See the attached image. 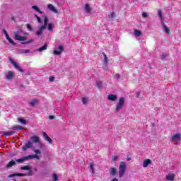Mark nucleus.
Instances as JSON below:
<instances>
[{
    "label": "nucleus",
    "mask_w": 181,
    "mask_h": 181,
    "mask_svg": "<svg viewBox=\"0 0 181 181\" xmlns=\"http://www.w3.org/2000/svg\"><path fill=\"white\" fill-rule=\"evenodd\" d=\"M124 105H125V98L122 97L119 99V102L116 106L115 111H119L124 108Z\"/></svg>",
    "instance_id": "nucleus-3"
},
{
    "label": "nucleus",
    "mask_w": 181,
    "mask_h": 181,
    "mask_svg": "<svg viewBox=\"0 0 181 181\" xmlns=\"http://www.w3.org/2000/svg\"><path fill=\"white\" fill-rule=\"evenodd\" d=\"M47 8H48V9H49V11H52V12H54V13H57V10L54 7V6H53V4H49L47 5Z\"/></svg>",
    "instance_id": "nucleus-13"
},
{
    "label": "nucleus",
    "mask_w": 181,
    "mask_h": 181,
    "mask_svg": "<svg viewBox=\"0 0 181 181\" xmlns=\"http://www.w3.org/2000/svg\"><path fill=\"white\" fill-rule=\"evenodd\" d=\"M43 50H47V43H45L42 47L38 49L39 52H43Z\"/></svg>",
    "instance_id": "nucleus-25"
},
{
    "label": "nucleus",
    "mask_w": 181,
    "mask_h": 181,
    "mask_svg": "<svg viewBox=\"0 0 181 181\" xmlns=\"http://www.w3.org/2000/svg\"><path fill=\"white\" fill-rule=\"evenodd\" d=\"M112 181H118L117 178H114Z\"/></svg>",
    "instance_id": "nucleus-52"
},
{
    "label": "nucleus",
    "mask_w": 181,
    "mask_h": 181,
    "mask_svg": "<svg viewBox=\"0 0 181 181\" xmlns=\"http://www.w3.org/2000/svg\"><path fill=\"white\" fill-rule=\"evenodd\" d=\"M42 135L44 136V139H45V141H47L49 145H52V144H53V140H52V138L49 137V135L47 134L46 132H43Z\"/></svg>",
    "instance_id": "nucleus-6"
},
{
    "label": "nucleus",
    "mask_w": 181,
    "mask_h": 181,
    "mask_svg": "<svg viewBox=\"0 0 181 181\" xmlns=\"http://www.w3.org/2000/svg\"><path fill=\"white\" fill-rule=\"evenodd\" d=\"M64 52V48L62 45H59L58 48H57V50L53 51V54H55L56 56H59V54H62Z\"/></svg>",
    "instance_id": "nucleus-5"
},
{
    "label": "nucleus",
    "mask_w": 181,
    "mask_h": 181,
    "mask_svg": "<svg viewBox=\"0 0 181 181\" xmlns=\"http://www.w3.org/2000/svg\"><path fill=\"white\" fill-rule=\"evenodd\" d=\"M45 29L46 28H42V27L41 26L39 29V30H37L36 33H35V35L37 36H40V35H42V33H43V30H45Z\"/></svg>",
    "instance_id": "nucleus-23"
},
{
    "label": "nucleus",
    "mask_w": 181,
    "mask_h": 181,
    "mask_svg": "<svg viewBox=\"0 0 181 181\" xmlns=\"http://www.w3.org/2000/svg\"><path fill=\"white\" fill-rule=\"evenodd\" d=\"M139 94H141V93H138V95H139Z\"/></svg>",
    "instance_id": "nucleus-56"
},
{
    "label": "nucleus",
    "mask_w": 181,
    "mask_h": 181,
    "mask_svg": "<svg viewBox=\"0 0 181 181\" xmlns=\"http://www.w3.org/2000/svg\"><path fill=\"white\" fill-rule=\"evenodd\" d=\"M11 21H15V17H12Z\"/></svg>",
    "instance_id": "nucleus-53"
},
{
    "label": "nucleus",
    "mask_w": 181,
    "mask_h": 181,
    "mask_svg": "<svg viewBox=\"0 0 181 181\" xmlns=\"http://www.w3.org/2000/svg\"><path fill=\"white\" fill-rule=\"evenodd\" d=\"M85 11L86 13H91V7L90 6V4H85Z\"/></svg>",
    "instance_id": "nucleus-18"
},
{
    "label": "nucleus",
    "mask_w": 181,
    "mask_h": 181,
    "mask_svg": "<svg viewBox=\"0 0 181 181\" xmlns=\"http://www.w3.org/2000/svg\"><path fill=\"white\" fill-rule=\"evenodd\" d=\"M30 141H32V142H34V144H39V142H40V139H39V136H31Z\"/></svg>",
    "instance_id": "nucleus-10"
},
{
    "label": "nucleus",
    "mask_w": 181,
    "mask_h": 181,
    "mask_svg": "<svg viewBox=\"0 0 181 181\" xmlns=\"http://www.w3.org/2000/svg\"><path fill=\"white\" fill-rule=\"evenodd\" d=\"M88 103V98L83 97L82 98V103L86 105Z\"/></svg>",
    "instance_id": "nucleus-33"
},
{
    "label": "nucleus",
    "mask_w": 181,
    "mask_h": 181,
    "mask_svg": "<svg viewBox=\"0 0 181 181\" xmlns=\"http://www.w3.org/2000/svg\"><path fill=\"white\" fill-rule=\"evenodd\" d=\"M171 141H180V134H175L174 136L171 137Z\"/></svg>",
    "instance_id": "nucleus-14"
},
{
    "label": "nucleus",
    "mask_w": 181,
    "mask_h": 181,
    "mask_svg": "<svg viewBox=\"0 0 181 181\" xmlns=\"http://www.w3.org/2000/svg\"><path fill=\"white\" fill-rule=\"evenodd\" d=\"M47 23H49V18L45 16L44 19V25H42V29H46V28H47Z\"/></svg>",
    "instance_id": "nucleus-16"
},
{
    "label": "nucleus",
    "mask_w": 181,
    "mask_h": 181,
    "mask_svg": "<svg viewBox=\"0 0 181 181\" xmlns=\"http://www.w3.org/2000/svg\"><path fill=\"white\" fill-rule=\"evenodd\" d=\"M117 159H118V156H112V160H113L114 162H115V160H117Z\"/></svg>",
    "instance_id": "nucleus-45"
},
{
    "label": "nucleus",
    "mask_w": 181,
    "mask_h": 181,
    "mask_svg": "<svg viewBox=\"0 0 181 181\" xmlns=\"http://www.w3.org/2000/svg\"><path fill=\"white\" fill-rule=\"evenodd\" d=\"M37 104H39V100L37 99H33L30 102V107H35V105H37Z\"/></svg>",
    "instance_id": "nucleus-17"
},
{
    "label": "nucleus",
    "mask_w": 181,
    "mask_h": 181,
    "mask_svg": "<svg viewBox=\"0 0 181 181\" xmlns=\"http://www.w3.org/2000/svg\"><path fill=\"white\" fill-rule=\"evenodd\" d=\"M56 118V117L53 116V115H50L49 117V119H54Z\"/></svg>",
    "instance_id": "nucleus-49"
},
{
    "label": "nucleus",
    "mask_w": 181,
    "mask_h": 181,
    "mask_svg": "<svg viewBox=\"0 0 181 181\" xmlns=\"http://www.w3.org/2000/svg\"><path fill=\"white\" fill-rule=\"evenodd\" d=\"M16 40H19L20 42H25L26 37H22L18 34L15 35Z\"/></svg>",
    "instance_id": "nucleus-11"
},
{
    "label": "nucleus",
    "mask_w": 181,
    "mask_h": 181,
    "mask_svg": "<svg viewBox=\"0 0 181 181\" xmlns=\"http://www.w3.org/2000/svg\"><path fill=\"white\" fill-rule=\"evenodd\" d=\"M134 35L136 37H139L142 35V33L139 30H134Z\"/></svg>",
    "instance_id": "nucleus-27"
},
{
    "label": "nucleus",
    "mask_w": 181,
    "mask_h": 181,
    "mask_svg": "<svg viewBox=\"0 0 181 181\" xmlns=\"http://www.w3.org/2000/svg\"><path fill=\"white\" fill-rule=\"evenodd\" d=\"M6 78L7 80H11V78H13V72L8 71Z\"/></svg>",
    "instance_id": "nucleus-24"
},
{
    "label": "nucleus",
    "mask_w": 181,
    "mask_h": 181,
    "mask_svg": "<svg viewBox=\"0 0 181 181\" xmlns=\"http://www.w3.org/2000/svg\"><path fill=\"white\" fill-rule=\"evenodd\" d=\"M37 20L39 23H42V18H40V17L37 16Z\"/></svg>",
    "instance_id": "nucleus-47"
},
{
    "label": "nucleus",
    "mask_w": 181,
    "mask_h": 181,
    "mask_svg": "<svg viewBox=\"0 0 181 181\" xmlns=\"http://www.w3.org/2000/svg\"><path fill=\"white\" fill-rule=\"evenodd\" d=\"M14 181H16V180H15Z\"/></svg>",
    "instance_id": "nucleus-58"
},
{
    "label": "nucleus",
    "mask_w": 181,
    "mask_h": 181,
    "mask_svg": "<svg viewBox=\"0 0 181 181\" xmlns=\"http://www.w3.org/2000/svg\"><path fill=\"white\" fill-rule=\"evenodd\" d=\"M33 9H34V11H36L37 12H38V13H43V11H40V9L39 8V7H37V6H33Z\"/></svg>",
    "instance_id": "nucleus-26"
},
{
    "label": "nucleus",
    "mask_w": 181,
    "mask_h": 181,
    "mask_svg": "<svg viewBox=\"0 0 181 181\" xmlns=\"http://www.w3.org/2000/svg\"><path fill=\"white\" fill-rule=\"evenodd\" d=\"M30 52V49H21V53L23 54L29 53Z\"/></svg>",
    "instance_id": "nucleus-42"
},
{
    "label": "nucleus",
    "mask_w": 181,
    "mask_h": 181,
    "mask_svg": "<svg viewBox=\"0 0 181 181\" xmlns=\"http://www.w3.org/2000/svg\"><path fill=\"white\" fill-rule=\"evenodd\" d=\"M97 86H98V88H101V87H103V83L97 82Z\"/></svg>",
    "instance_id": "nucleus-44"
},
{
    "label": "nucleus",
    "mask_w": 181,
    "mask_h": 181,
    "mask_svg": "<svg viewBox=\"0 0 181 181\" xmlns=\"http://www.w3.org/2000/svg\"><path fill=\"white\" fill-rule=\"evenodd\" d=\"M49 83H53L54 81V76H49Z\"/></svg>",
    "instance_id": "nucleus-43"
},
{
    "label": "nucleus",
    "mask_w": 181,
    "mask_h": 181,
    "mask_svg": "<svg viewBox=\"0 0 181 181\" xmlns=\"http://www.w3.org/2000/svg\"><path fill=\"white\" fill-rule=\"evenodd\" d=\"M111 18H115V12H112Z\"/></svg>",
    "instance_id": "nucleus-51"
},
{
    "label": "nucleus",
    "mask_w": 181,
    "mask_h": 181,
    "mask_svg": "<svg viewBox=\"0 0 181 181\" xmlns=\"http://www.w3.org/2000/svg\"><path fill=\"white\" fill-rule=\"evenodd\" d=\"M15 165H16V163L15 162V160H11L6 165V168H12V166H15Z\"/></svg>",
    "instance_id": "nucleus-22"
},
{
    "label": "nucleus",
    "mask_w": 181,
    "mask_h": 181,
    "mask_svg": "<svg viewBox=\"0 0 181 181\" xmlns=\"http://www.w3.org/2000/svg\"><path fill=\"white\" fill-rule=\"evenodd\" d=\"M59 180V176L57 175V174L54 173L52 175V181H57Z\"/></svg>",
    "instance_id": "nucleus-31"
},
{
    "label": "nucleus",
    "mask_w": 181,
    "mask_h": 181,
    "mask_svg": "<svg viewBox=\"0 0 181 181\" xmlns=\"http://www.w3.org/2000/svg\"><path fill=\"white\" fill-rule=\"evenodd\" d=\"M103 56H104V57H105V63L106 64H108L109 61H108V58L107 57V55L103 53Z\"/></svg>",
    "instance_id": "nucleus-39"
},
{
    "label": "nucleus",
    "mask_w": 181,
    "mask_h": 181,
    "mask_svg": "<svg viewBox=\"0 0 181 181\" xmlns=\"http://www.w3.org/2000/svg\"><path fill=\"white\" fill-rule=\"evenodd\" d=\"M6 38L8 40V41L9 42V43H11V45H16V43H15V42L13 41V40L11 38V37H9V35H7V36L6 37Z\"/></svg>",
    "instance_id": "nucleus-30"
},
{
    "label": "nucleus",
    "mask_w": 181,
    "mask_h": 181,
    "mask_svg": "<svg viewBox=\"0 0 181 181\" xmlns=\"http://www.w3.org/2000/svg\"><path fill=\"white\" fill-rule=\"evenodd\" d=\"M11 129H13L14 131H16V129L21 131V129H23V128L22 127V126H13Z\"/></svg>",
    "instance_id": "nucleus-28"
},
{
    "label": "nucleus",
    "mask_w": 181,
    "mask_h": 181,
    "mask_svg": "<svg viewBox=\"0 0 181 181\" xmlns=\"http://www.w3.org/2000/svg\"><path fill=\"white\" fill-rule=\"evenodd\" d=\"M14 134H15L14 131L3 132V135H4L5 136H11V135H13Z\"/></svg>",
    "instance_id": "nucleus-20"
},
{
    "label": "nucleus",
    "mask_w": 181,
    "mask_h": 181,
    "mask_svg": "<svg viewBox=\"0 0 181 181\" xmlns=\"http://www.w3.org/2000/svg\"><path fill=\"white\" fill-rule=\"evenodd\" d=\"M167 180L173 181L175 180V175L174 174H168L166 176Z\"/></svg>",
    "instance_id": "nucleus-19"
},
{
    "label": "nucleus",
    "mask_w": 181,
    "mask_h": 181,
    "mask_svg": "<svg viewBox=\"0 0 181 181\" xmlns=\"http://www.w3.org/2000/svg\"><path fill=\"white\" fill-rule=\"evenodd\" d=\"M125 172H127V163L121 161L119 165V177H124Z\"/></svg>",
    "instance_id": "nucleus-2"
},
{
    "label": "nucleus",
    "mask_w": 181,
    "mask_h": 181,
    "mask_svg": "<svg viewBox=\"0 0 181 181\" xmlns=\"http://www.w3.org/2000/svg\"><path fill=\"white\" fill-rule=\"evenodd\" d=\"M16 176H20V177H23V176H28V174L25 173H14V174H11L9 175L8 176V177L11 178V177H15Z\"/></svg>",
    "instance_id": "nucleus-12"
},
{
    "label": "nucleus",
    "mask_w": 181,
    "mask_h": 181,
    "mask_svg": "<svg viewBox=\"0 0 181 181\" xmlns=\"http://www.w3.org/2000/svg\"><path fill=\"white\" fill-rule=\"evenodd\" d=\"M53 28H54V23H51L47 25L48 30H53Z\"/></svg>",
    "instance_id": "nucleus-29"
},
{
    "label": "nucleus",
    "mask_w": 181,
    "mask_h": 181,
    "mask_svg": "<svg viewBox=\"0 0 181 181\" xmlns=\"http://www.w3.org/2000/svg\"><path fill=\"white\" fill-rule=\"evenodd\" d=\"M142 16H143L144 18H148V13H146V12H144V13H142Z\"/></svg>",
    "instance_id": "nucleus-48"
},
{
    "label": "nucleus",
    "mask_w": 181,
    "mask_h": 181,
    "mask_svg": "<svg viewBox=\"0 0 181 181\" xmlns=\"http://www.w3.org/2000/svg\"><path fill=\"white\" fill-rule=\"evenodd\" d=\"M18 121L19 122H21V124H23L24 125H26V120H25V119L19 117Z\"/></svg>",
    "instance_id": "nucleus-34"
},
{
    "label": "nucleus",
    "mask_w": 181,
    "mask_h": 181,
    "mask_svg": "<svg viewBox=\"0 0 181 181\" xmlns=\"http://www.w3.org/2000/svg\"><path fill=\"white\" fill-rule=\"evenodd\" d=\"M34 152L35 153V155H40V153H42V152L39 149L34 150Z\"/></svg>",
    "instance_id": "nucleus-41"
},
{
    "label": "nucleus",
    "mask_w": 181,
    "mask_h": 181,
    "mask_svg": "<svg viewBox=\"0 0 181 181\" xmlns=\"http://www.w3.org/2000/svg\"><path fill=\"white\" fill-rule=\"evenodd\" d=\"M21 170H30V166L25 165L21 168Z\"/></svg>",
    "instance_id": "nucleus-32"
},
{
    "label": "nucleus",
    "mask_w": 181,
    "mask_h": 181,
    "mask_svg": "<svg viewBox=\"0 0 181 181\" xmlns=\"http://www.w3.org/2000/svg\"><path fill=\"white\" fill-rule=\"evenodd\" d=\"M158 18H160V19L162 21V19H163V16H162V11L161 10H158Z\"/></svg>",
    "instance_id": "nucleus-35"
},
{
    "label": "nucleus",
    "mask_w": 181,
    "mask_h": 181,
    "mask_svg": "<svg viewBox=\"0 0 181 181\" xmlns=\"http://www.w3.org/2000/svg\"><path fill=\"white\" fill-rule=\"evenodd\" d=\"M90 168L92 170V173H93V174L95 173V172L94 171V164H93V163H90Z\"/></svg>",
    "instance_id": "nucleus-36"
},
{
    "label": "nucleus",
    "mask_w": 181,
    "mask_h": 181,
    "mask_svg": "<svg viewBox=\"0 0 181 181\" xmlns=\"http://www.w3.org/2000/svg\"><path fill=\"white\" fill-rule=\"evenodd\" d=\"M33 146V144H32V141H28L27 143H25V145L23 146L22 149L23 151H26V149H29Z\"/></svg>",
    "instance_id": "nucleus-8"
},
{
    "label": "nucleus",
    "mask_w": 181,
    "mask_h": 181,
    "mask_svg": "<svg viewBox=\"0 0 181 181\" xmlns=\"http://www.w3.org/2000/svg\"><path fill=\"white\" fill-rule=\"evenodd\" d=\"M35 18H37L38 16L35 14Z\"/></svg>",
    "instance_id": "nucleus-55"
},
{
    "label": "nucleus",
    "mask_w": 181,
    "mask_h": 181,
    "mask_svg": "<svg viewBox=\"0 0 181 181\" xmlns=\"http://www.w3.org/2000/svg\"><path fill=\"white\" fill-rule=\"evenodd\" d=\"M115 77L117 80H119V74H116Z\"/></svg>",
    "instance_id": "nucleus-50"
},
{
    "label": "nucleus",
    "mask_w": 181,
    "mask_h": 181,
    "mask_svg": "<svg viewBox=\"0 0 181 181\" xmlns=\"http://www.w3.org/2000/svg\"><path fill=\"white\" fill-rule=\"evenodd\" d=\"M9 62L15 67V69H16V70H18V71H20L21 73H23L25 71V70L22 69V68H21V66H19L18 63H16V62L13 61V59L12 58L9 59Z\"/></svg>",
    "instance_id": "nucleus-4"
},
{
    "label": "nucleus",
    "mask_w": 181,
    "mask_h": 181,
    "mask_svg": "<svg viewBox=\"0 0 181 181\" xmlns=\"http://www.w3.org/2000/svg\"><path fill=\"white\" fill-rule=\"evenodd\" d=\"M117 95L111 94L107 96L109 101H117Z\"/></svg>",
    "instance_id": "nucleus-15"
},
{
    "label": "nucleus",
    "mask_w": 181,
    "mask_h": 181,
    "mask_svg": "<svg viewBox=\"0 0 181 181\" xmlns=\"http://www.w3.org/2000/svg\"><path fill=\"white\" fill-rule=\"evenodd\" d=\"M3 33H4L5 36H9V35L8 34V31H6V30L3 29Z\"/></svg>",
    "instance_id": "nucleus-46"
},
{
    "label": "nucleus",
    "mask_w": 181,
    "mask_h": 181,
    "mask_svg": "<svg viewBox=\"0 0 181 181\" xmlns=\"http://www.w3.org/2000/svg\"><path fill=\"white\" fill-rule=\"evenodd\" d=\"M163 26L165 33H167L168 35L170 34V30L169 29V27L166 25L165 23L163 24Z\"/></svg>",
    "instance_id": "nucleus-21"
},
{
    "label": "nucleus",
    "mask_w": 181,
    "mask_h": 181,
    "mask_svg": "<svg viewBox=\"0 0 181 181\" xmlns=\"http://www.w3.org/2000/svg\"><path fill=\"white\" fill-rule=\"evenodd\" d=\"M27 29L30 32H32V30H33V28H32V25L30 24H27Z\"/></svg>",
    "instance_id": "nucleus-37"
},
{
    "label": "nucleus",
    "mask_w": 181,
    "mask_h": 181,
    "mask_svg": "<svg viewBox=\"0 0 181 181\" xmlns=\"http://www.w3.org/2000/svg\"><path fill=\"white\" fill-rule=\"evenodd\" d=\"M160 57H161V60H165L166 59V57H168V55H166L165 54H161Z\"/></svg>",
    "instance_id": "nucleus-40"
},
{
    "label": "nucleus",
    "mask_w": 181,
    "mask_h": 181,
    "mask_svg": "<svg viewBox=\"0 0 181 181\" xmlns=\"http://www.w3.org/2000/svg\"><path fill=\"white\" fill-rule=\"evenodd\" d=\"M129 159H131V158H128V160H129Z\"/></svg>",
    "instance_id": "nucleus-57"
},
{
    "label": "nucleus",
    "mask_w": 181,
    "mask_h": 181,
    "mask_svg": "<svg viewBox=\"0 0 181 181\" xmlns=\"http://www.w3.org/2000/svg\"><path fill=\"white\" fill-rule=\"evenodd\" d=\"M26 76H30V73L27 74Z\"/></svg>",
    "instance_id": "nucleus-54"
},
{
    "label": "nucleus",
    "mask_w": 181,
    "mask_h": 181,
    "mask_svg": "<svg viewBox=\"0 0 181 181\" xmlns=\"http://www.w3.org/2000/svg\"><path fill=\"white\" fill-rule=\"evenodd\" d=\"M152 164V160L147 158L146 160H144L143 162V167L144 168H148V166H149V165Z\"/></svg>",
    "instance_id": "nucleus-9"
},
{
    "label": "nucleus",
    "mask_w": 181,
    "mask_h": 181,
    "mask_svg": "<svg viewBox=\"0 0 181 181\" xmlns=\"http://www.w3.org/2000/svg\"><path fill=\"white\" fill-rule=\"evenodd\" d=\"M110 176H113V177L117 176L118 175V170H117V168H115L114 167L110 168Z\"/></svg>",
    "instance_id": "nucleus-7"
},
{
    "label": "nucleus",
    "mask_w": 181,
    "mask_h": 181,
    "mask_svg": "<svg viewBox=\"0 0 181 181\" xmlns=\"http://www.w3.org/2000/svg\"><path fill=\"white\" fill-rule=\"evenodd\" d=\"M35 158H37V160H40V157L38 155H28L23 156L21 158L16 159V162L23 163V162H26V160H29V159H35Z\"/></svg>",
    "instance_id": "nucleus-1"
},
{
    "label": "nucleus",
    "mask_w": 181,
    "mask_h": 181,
    "mask_svg": "<svg viewBox=\"0 0 181 181\" xmlns=\"http://www.w3.org/2000/svg\"><path fill=\"white\" fill-rule=\"evenodd\" d=\"M30 43H33V40H30V41H26V42H22L21 44H23V45H29Z\"/></svg>",
    "instance_id": "nucleus-38"
}]
</instances>
